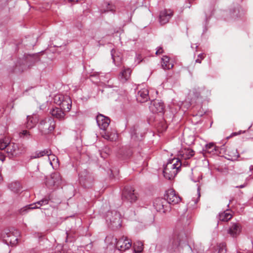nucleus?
I'll return each instance as SVG.
<instances>
[{"mask_svg": "<svg viewBox=\"0 0 253 253\" xmlns=\"http://www.w3.org/2000/svg\"><path fill=\"white\" fill-rule=\"evenodd\" d=\"M64 98V95H62V94H57L56 95L54 96V98H53V100H54V102L58 105H61V100H63V99Z\"/></svg>", "mask_w": 253, "mask_h": 253, "instance_id": "nucleus-35", "label": "nucleus"}, {"mask_svg": "<svg viewBox=\"0 0 253 253\" xmlns=\"http://www.w3.org/2000/svg\"><path fill=\"white\" fill-rule=\"evenodd\" d=\"M162 67L164 70H169L172 68L173 64L169 62V58L164 56L162 58Z\"/></svg>", "mask_w": 253, "mask_h": 253, "instance_id": "nucleus-26", "label": "nucleus"}, {"mask_svg": "<svg viewBox=\"0 0 253 253\" xmlns=\"http://www.w3.org/2000/svg\"><path fill=\"white\" fill-rule=\"evenodd\" d=\"M5 156L4 153L0 151V161L3 162L5 160Z\"/></svg>", "mask_w": 253, "mask_h": 253, "instance_id": "nucleus-41", "label": "nucleus"}, {"mask_svg": "<svg viewBox=\"0 0 253 253\" xmlns=\"http://www.w3.org/2000/svg\"><path fill=\"white\" fill-rule=\"evenodd\" d=\"M200 197V192H198V197L199 198Z\"/></svg>", "mask_w": 253, "mask_h": 253, "instance_id": "nucleus-49", "label": "nucleus"}, {"mask_svg": "<svg viewBox=\"0 0 253 253\" xmlns=\"http://www.w3.org/2000/svg\"><path fill=\"white\" fill-rule=\"evenodd\" d=\"M66 234H67V237H68L69 235H68L67 232L66 233Z\"/></svg>", "mask_w": 253, "mask_h": 253, "instance_id": "nucleus-52", "label": "nucleus"}, {"mask_svg": "<svg viewBox=\"0 0 253 253\" xmlns=\"http://www.w3.org/2000/svg\"><path fill=\"white\" fill-rule=\"evenodd\" d=\"M49 200L48 198H43L42 200H41L36 203L30 204L28 206H25V207L22 208L19 211V212L21 214H24L26 212H27L28 210H33V209H39L41 206L47 205L48 204Z\"/></svg>", "mask_w": 253, "mask_h": 253, "instance_id": "nucleus-8", "label": "nucleus"}, {"mask_svg": "<svg viewBox=\"0 0 253 253\" xmlns=\"http://www.w3.org/2000/svg\"><path fill=\"white\" fill-rule=\"evenodd\" d=\"M164 50L162 47H159L156 52V54L159 55L162 54Z\"/></svg>", "mask_w": 253, "mask_h": 253, "instance_id": "nucleus-40", "label": "nucleus"}, {"mask_svg": "<svg viewBox=\"0 0 253 253\" xmlns=\"http://www.w3.org/2000/svg\"><path fill=\"white\" fill-rule=\"evenodd\" d=\"M111 55L114 64L117 66H119L122 61V54L119 52H117L114 49H113L111 50Z\"/></svg>", "mask_w": 253, "mask_h": 253, "instance_id": "nucleus-23", "label": "nucleus"}, {"mask_svg": "<svg viewBox=\"0 0 253 253\" xmlns=\"http://www.w3.org/2000/svg\"><path fill=\"white\" fill-rule=\"evenodd\" d=\"M149 109L153 113H162L164 109V103L158 100H153L151 102Z\"/></svg>", "mask_w": 253, "mask_h": 253, "instance_id": "nucleus-13", "label": "nucleus"}, {"mask_svg": "<svg viewBox=\"0 0 253 253\" xmlns=\"http://www.w3.org/2000/svg\"><path fill=\"white\" fill-rule=\"evenodd\" d=\"M246 184H242L238 186H236L237 188H244L246 186Z\"/></svg>", "mask_w": 253, "mask_h": 253, "instance_id": "nucleus-44", "label": "nucleus"}, {"mask_svg": "<svg viewBox=\"0 0 253 253\" xmlns=\"http://www.w3.org/2000/svg\"><path fill=\"white\" fill-rule=\"evenodd\" d=\"M123 200L131 203L135 202L138 198L137 194L131 187H126L123 192Z\"/></svg>", "mask_w": 253, "mask_h": 253, "instance_id": "nucleus-6", "label": "nucleus"}, {"mask_svg": "<svg viewBox=\"0 0 253 253\" xmlns=\"http://www.w3.org/2000/svg\"><path fill=\"white\" fill-rule=\"evenodd\" d=\"M2 242L8 246H15L18 243V238H5L2 239Z\"/></svg>", "mask_w": 253, "mask_h": 253, "instance_id": "nucleus-30", "label": "nucleus"}, {"mask_svg": "<svg viewBox=\"0 0 253 253\" xmlns=\"http://www.w3.org/2000/svg\"><path fill=\"white\" fill-rule=\"evenodd\" d=\"M195 154V152L190 148H183L178 152V156L184 160L190 159Z\"/></svg>", "mask_w": 253, "mask_h": 253, "instance_id": "nucleus-16", "label": "nucleus"}, {"mask_svg": "<svg viewBox=\"0 0 253 253\" xmlns=\"http://www.w3.org/2000/svg\"><path fill=\"white\" fill-rule=\"evenodd\" d=\"M20 236L19 231L13 228L4 229L2 231L0 237H18Z\"/></svg>", "mask_w": 253, "mask_h": 253, "instance_id": "nucleus-15", "label": "nucleus"}, {"mask_svg": "<svg viewBox=\"0 0 253 253\" xmlns=\"http://www.w3.org/2000/svg\"><path fill=\"white\" fill-rule=\"evenodd\" d=\"M232 217L230 211H226L219 213L218 218L220 221L227 222Z\"/></svg>", "mask_w": 253, "mask_h": 253, "instance_id": "nucleus-25", "label": "nucleus"}, {"mask_svg": "<svg viewBox=\"0 0 253 253\" xmlns=\"http://www.w3.org/2000/svg\"><path fill=\"white\" fill-rule=\"evenodd\" d=\"M241 231V226L239 223H232L228 232L231 236L239 235Z\"/></svg>", "mask_w": 253, "mask_h": 253, "instance_id": "nucleus-20", "label": "nucleus"}, {"mask_svg": "<svg viewBox=\"0 0 253 253\" xmlns=\"http://www.w3.org/2000/svg\"><path fill=\"white\" fill-rule=\"evenodd\" d=\"M164 197V199H166L168 205L169 206L170 205H174L177 204L181 201L180 197L172 189L168 190Z\"/></svg>", "mask_w": 253, "mask_h": 253, "instance_id": "nucleus-5", "label": "nucleus"}, {"mask_svg": "<svg viewBox=\"0 0 253 253\" xmlns=\"http://www.w3.org/2000/svg\"><path fill=\"white\" fill-rule=\"evenodd\" d=\"M196 97L198 98V97H199V94H197V95H196Z\"/></svg>", "mask_w": 253, "mask_h": 253, "instance_id": "nucleus-51", "label": "nucleus"}, {"mask_svg": "<svg viewBox=\"0 0 253 253\" xmlns=\"http://www.w3.org/2000/svg\"><path fill=\"white\" fill-rule=\"evenodd\" d=\"M2 196V193H0V197Z\"/></svg>", "mask_w": 253, "mask_h": 253, "instance_id": "nucleus-50", "label": "nucleus"}, {"mask_svg": "<svg viewBox=\"0 0 253 253\" xmlns=\"http://www.w3.org/2000/svg\"><path fill=\"white\" fill-rule=\"evenodd\" d=\"M237 157H239V154H238Z\"/></svg>", "mask_w": 253, "mask_h": 253, "instance_id": "nucleus-54", "label": "nucleus"}, {"mask_svg": "<svg viewBox=\"0 0 253 253\" xmlns=\"http://www.w3.org/2000/svg\"><path fill=\"white\" fill-rule=\"evenodd\" d=\"M136 95V99L140 103L145 102L149 99V91L147 88H142L140 89L138 88Z\"/></svg>", "mask_w": 253, "mask_h": 253, "instance_id": "nucleus-14", "label": "nucleus"}, {"mask_svg": "<svg viewBox=\"0 0 253 253\" xmlns=\"http://www.w3.org/2000/svg\"><path fill=\"white\" fill-rule=\"evenodd\" d=\"M61 177L60 173L55 172L51 174L50 178L47 181V185L50 187H57L61 183Z\"/></svg>", "mask_w": 253, "mask_h": 253, "instance_id": "nucleus-11", "label": "nucleus"}, {"mask_svg": "<svg viewBox=\"0 0 253 253\" xmlns=\"http://www.w3.org/2000/svg\"><path fill=\"white\" fill-rule=\"evenodd\" d=\"M131 246L130 238H116V248L121 251H125Z\"/></svg>", "mask_w": 253, "mask_h": 253, "instance_id": "nucleus-9", "label": "nucleus"}, {"mask_svg": "<svg viewBox=\"0 0 253 253\" xmlns=\"http://www.w3.org/2000/svg\"><path fill=\"white\" fill-rule=\"evenodd\" d=\"M55 122L52 117L42 120L39 125V129L42 135L51 133L54 129Z\"/></svg>", "mask_w": 253, "mask_h": 253, "instance_id": "nucleus-3", "label": "nucleus"}, {"mask_svg": "<svg viewBox=\"0 0 253 253\" xmlns=\"http://www.w3.org/2000/svg\"><path fill=\"white\" fill-rule=\"evenodd\" d=\"M79 180L81 184H83L84 186H86V185L85 183V182H84V180L82 175L81 174H79Z\"/></svg>", "mask_w": 253, "mask_h": 253, "instance_id": "nucleus-39", "label": "nucleus"}, {"mask_svg": "<svg viewBox=\"0 0 253 253\" xmlns=\"http://www.w3.org/2000/svg\"><path fill=\"white\" fill-rule=\"evenodd\" d=\"M102 136L105 139L111 141H116L118 139V134L116 131L114 130L111 132H106L105 130L102 132Z\"/></svg>", "mask_w": 253, "mask_h": 253, "instance_id": "nucleus-19", "label": "nucleus"}, {"mask_svg": "<svg viewBox=\"0 0 253 253\" xmlns=\"http://www.w3.org/2000/svg\"><path fill=\"white\" fill-rule=\"evenodd\" d=\"M115 6L112 4L108 3L107 4L106 10V11H111L114 12L115 11Z\"/></svg>", "mask_w": 253, "mask_h": 253, "instance_id": "nucleus-37", "label": "nucleus"}, {"mask_svg": "<svg viewBox=\"0 0 253 253\" xmlns=\"http://www.w3.org/2000/svg\"><path fill=\"white\" fill-rule=\"evenodd\" d=\"M66 96H67V95H64V99H63V100H61V105L62 104V102H63V101H64V99H65V97H66Z\"/></svg>", "mask_w": 253, "mask_h": 253, "instance_id": "nucleus-46", "label": "nucleus"}, {"mask_svg": "<svg viewBox=\"0 0 253 253\" xmlns=\"http://www.w3.org/2000/svg\"><path fill=\"white\" fill-rule=\"evenodd\" d=\"M131 70L129 68H125L118 76L119 80L122 83L126 82L130 77Z\"/></svg>", "mask_w": 253, "mask_h": 253, "instance_id": "nucleus-17", "label": "nucleus"}, {"mask_svg": "<svg viewBox=\"0 0 253 253\" xmlns=\"http://www.w3.org/2000/svg\"><path fill=\"white\" fill-rule=\"evenodd\" d=\"M131 138H133V135H131Z\"/></svg>", "mask_w": 253, "mask_h": 253, "instance_id": "nucleus-53", "label": "nucleus"}, {"mask_svg": "<svg viewBox=\"0 0 253 253\" xmlns=\"http://www.w3.org/2000/svg\"><path fill=\"white\" fill-rule=\"evenodd\" d=\"M173 16V12L170 9H165L160 12L159 14V22L161 25H164L169 22Z\"/></svg>", "mask_w": 253, "mask_h": 253, "instance_id": "nucleus-12", "label": "nucleus"}, {"mask_svg": "<svg viewBox=\"0 0 253 253\" xmlns=\"http://www.w3.org/2000/svg\"><path fill=\"white\" fill-rule=\"evenodd\" d=\"M154 206L158 211L162 212H166L170 209V207L168 205L166 199L163 198L156 199L154 202Z\"/></svg>", "mask_w": 253, "mask_h": 253, "instance_id": "nucleus-7", "label": "nucleus"}, {"mask_svg": "<svg viewBox=\"0 0 253 253\" xmlns=\"http://www.w3.org/2000/svg\"><path fill=\"white\" fill-rule=\"evenodd\" d=\"M26 151L25 148L22 145L10 143L6 149L7 156L10 159L19 157Z\"/></svg>", "mask_w": 253, "mask_h": 253, "instance_id": "nucleus-4", "label": "nucleus"}, {"mask_svg": "<svg viewBox=\"0 0 253 253\" xmlns=\"http://www.w3.org/2000/svg\"><path fill=\"white\" fill-rule=\"evenodd\" d=\"M134 251L136 253H141L143 249V245L141 242H137L133 245Z\"/></svg>", "mask_w": 253, "mask_h": 253, "instance_id": "nucleus-33", "label": "nucleus"}, {"mask_svg": "<svg viewBox=\"0 0 253 253\" xmlns=\"http://www.w3.org/2000/svg\"><path fill=\"white\" fill-rule=\"evenodd\" d=\"M250 169L251 170H253V165H251V166L250 167Z\"/></svg>", "mask_w": 253, "mask_h": 253, "instance_id": "nucleus-45", "label": "nucleus"}, {"mask_svg": "<svg viewBox=\"0 0 253 253\" xmlns=\"http://www.w3.org/2000/svg\"><path fill=\"white\" fill-rule=\"evenodd\" d=\"M205 58L204 54L201 53L198 55V58L196 60V62L201 63V61Z\"/></svg>", "mask_w": 253, "mask_h": 253, "instance_id": "nucleus-38", "label": "nucleus"}, {"mask_svg": "<svg viewBox=\"0 0 253 253\" xmlns=\"http://www.w3.org/2000/svg\"><path fill=\"white\" fill-rule=\"evenodd\" d=\"M226 248L224 243L217 244L213 248L212 253H226Z\"/></svg>", "mask_w": 253, "mask_h": 253, "instance_id": "nucleus-24", "label": "nucleus"}, {"mask_svg": "<svg viewBox=\"0 0 253 253\" xmlns=\"http://www.w3.org/2000/svg\"><path fill=\"white\" fill-rule=\"evenodd\" d=\"M31 134L28 130H24L19 133V136L21 138L29 139L31 137Z\"/></svg>", "mask_w": 253, "mask_h": 253, "instance_id": "nucleus-36", "label": "nucleus"}, {"mask_svg": "<svg viewBox=\"0 0 253 253\" xmlns=\"http://www.w3.org/2000/svg\"><path fill=\"white\" fill-rule=\"evenodd\" d=\"M217 151V147L213 143H210L205 146V151L208 153L214 154Z\"/></svg>", "mask_w": 253, "mask_h": 253, "instance_id": "nucleus-29", "label": "nucleus"}, {"mask_svg": "<svg viewBox=\"0 0 253 253\" xmlns=\"http://www.w3.org/2000/svg\"><path fill=\"white\" fill-rule=\"evenodd\" d=\"M38 118L35 115L27 116L26 127L28 129L33 128L38 122Z\"/></svg>", "mask_w": 253, "mask_h": 253, "instance_id": "nucleus-21", "label": "nucleus"}, {"mask_svg": "<svg viewBox=\"0 0 253 253\" xmlns=\"http://www.w3.org/2000/svg\"><path fill=\"white\" fill-rule=\"evenodd\" d=\"M106 221L108 227L113 230L119 228L122 225L121 214L115 211L107 212Z\"/></svg>", "mask_w": 253, "mask_h": 253, "instance_id": "nucleus-2", "label": "nucleus"}, {"mask_svg": "<svg viewBox=\"0 0 253 253\" xmlns=\"http://www.w3.org/2000/svg\"><path fill=\"white\" fill-rule=\"evenodd\" d=\"M60 109L64 111V112H69L72 107V100L69 96H66L64 101L61 105H59Z\"/></svg>", "mask_w": 253, "mask_h": 253, "instance_id": "nucleus-22", "label": "nucleus"}, {"mask_svg": "<svg viewBox=\"0 0 253 253\" xmlns=\"http://www.w3.org/2000/svg\"><path fill=\"white\" fill-rule=\"evenodd\" d=\"M46 155L48 156V160L51 166H52L53 164L58 163V159L57 157L55 155L52 154L51 151L50 154Z\"/></svg>", "mask_w": 253, "mask_h": 253, "instance_id": "nucleus-34", "label": "nucleus"}, {"mask_svg": "<svg viewBox=\"0 0 253 253\" xmlns=\"http://www.w3.org/2000/svg\"><path fill=\"white\" fill-rule=\"evenodd\" d=\"M110 152V150L109 148H105V152L107 154L109 155Z\"/></svg>", "mask_w": 253, "mask_h": 253, "instance_id": "nucleus-43", "label": "nucleus"}, {"mask_svg": "<svg viewBox=\"0 0 253 253\" xmlns=\"http://www.w3.org/2000/svg\"><path fill=\"white\" fill-rule=\"evenodd\" d=\"M240 132H238V133L235 132V133H233V134L234 135H237V134H240Z\"/></svg>", "mask_w": 253, "mask_h": 253, "instance_id": "nucleus-48", "label": "nucleus"}, {"mask_svg": "<svg viewBox=\"0 0 253 253\" xmlns=\"http://www.w3.org/2000/svg\"><path fill=\"white\" fill-rule=\"evenodd\" d=\"M96 120L99 128L103 131L106 130L110 123V119L102 114H99L96 116Z\"/></svg>", "mask_w": 253, "mask_h": 253, "instance_id": "nucleus-10", "label": "nucleus"}, {"mask_svg": "<svg viewBox=\"0 0 253 253\" xmlns=\"http://www.w3.org/2000/svg\"><path fill=\"white\" fill-rule=\"evenodd\" d=\"M2 180V176L1 175V174L0 173V182Z\"/></svg>", "mask_w": 253, "mask_h": 253, "instance_id": "nucleus-47", "label": "nucleus"}, {"mask_svg": "<svg viewBox=\"0 0 253 253\" xmlns=\"http://www.w3.org/2000/svg\"><path fill=\"white\" fill-rule=\"evenodd\" d=\"M181 166V162L178 159L169 161L163 170L164 177L168 179L173 178L177 173Z\"/></svg>", "mask_w": 253, "mask_h": 253, "instance_id": "nucleus-1", "label": "nucleus"}, {"mask_svg": "<svg viewBox=\"0 0 253 253\" xmlns=\"http://www.w3.org/2000/svg\"><path fill=\"white\" fill-rule=\"evenodd\" d=\"M173 236L175 237H183L184 236H187L185 232L183 229H180L176 227L173 231Z\"/></svg>", "mask_w": 253, "mask_h": 253, "instance_id": "nucleus-31", "label": "nucleus"}, {"mask_svg": "<svg viewBox=\"0 0 253 253\" xmlns=\"http://www.w3.org/2000/svg\"><path fill=\"white\" fill-rule=\"evenodd\" d=\"M239 10L238 9H234V12L232 13V17H236L238 16Z\"/></svg>", "mask_w": 253, "mask_h": 253, "instance_id": "nucleus-42", "label": "nucleus"}, {"mask_svg": "<svg viewBox=\"0 0 253 253\" xmlns=\"http://www.w3.org/2000/svg\"><path fill=\"white\" fill-rule=\"evenodd\" d=\"M10 141L7 138H4L0 139V150L7 149L8 145L10 144Z\"/></svg>", "mask_w": 253, "mask_h": 253, "instance_id": "nucleus-32", "label": "nucleus"}, {"mask_svg": "<svg viewBox=\"0 0 253 253\" xmlns=\"http://www.w3.org/2000/svg\"><path fill=\"white\" fill-rule=\"evenodd\" d=\"M65 112L59 108H53L50 111V113L51 115L56 118V119L62 120L65 119Z\"/></svg>", "mask_w": 253, "mask_h": 253, "instance_id": "nucleus-18", "label": "nucleus"}, {"mask_svg": "<svg viewBox=\"0 0 253 253\" xmlns=\"http://www.w3.org/2000/svg\"><path fill=\"white\" fill-rule=\"evenodd\" d=\"M8 188L12 191L17 193L21 190V185L19 182H13L10 183L8 185Z\"/></svg>", "mask_w": 253, "mask_h": 253, "instance_id": "nucleus-28", "label": "nucleus"}, {"mask_svg": "<svg viewBox=\"0 0 253 253\" xmlns=\"http://www.w3.org/2000/svg\"><path fill=\"white\" fill-rule=\"evenodd\" d=\"M50 150L48 149H45L41 151H36L30 156V158L31 159L39 158L45 155H49L50 154Z\"/></svg>", "mask_w": 253, "mask_h": 253, "instance_id": "nucleus-27", "label": "nucleus"}]
</instances>
